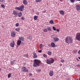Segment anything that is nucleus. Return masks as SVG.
I'll return each instance as SVG.
<instances>
[{
	"label": "nucleus",
	"mask_w": 80,
	"mask_h": 80,
	"mask_svg": "<svg viewBox=\"0 0 80 80\" xmlns=\"http://www.w3.org/2000/svg\"><path fill=\"white\" fill-rule=\"evenodd\" d=\"M65 42L68 44H69L73 42V38L70 36H67L65 38Z\"/></svg>",
	"instance_id": "1"
},
{
	"label": "nucleus",
	"mask_w": 80,
	"mask_h": 80,
	"mask_svg": "<svg viewBox=\"0 0 80 80\" xmlns=\"http://www.w3.org/2000/svg\"><path fill=\"white\" fill-rule=\"evenodd\" d=\"M34 62L33 66L34 67H37L40 63V61L38 59H34Z\"/></svg>",
	"instance_id": "2"
},
{
	"label": "nucleus",
	"mask_w": 80,
	"mask_h": 80,
	"mask_svg": "<svg viewBox=\"0 0 80 80\" xmlns=\"http://www.w3.org/2000/svg\"><path fill=\"white\" fill-rule=\"evenodd\" d=\"M46 62L48 64H51L54 63V59L53 58H50V59H48L47 60Z\"/></svg>",
	"instance_id": "3"
},
{
	"label": "nucleus",
	"mask_w": 80,
	"mask_h": 80,
	"mask_svg": "<svg viewBox=\"0 0 80 80\" xmlns=\"http://www.w3.org/2000/svg\"><path fill=\"white\" fill-rule=\"evenodd\" d=\"M76 38L78 40V41H80V32H78L76 34Z\"/></svg>",
	"instance_id": "4"
},
{
	"label": "nucleus",
	"mask_w": 80,
	"mask_h": 80,
	"mask_svg": "<svg viewBox=\"0 0 80 80\" xmlns=\"http://www.w3.org/2000/svg\"><path fill=\"white\" fill-rule=\"evenodd\" d=\"M22 72H28V70L25 67H24L22 68Z\"/></svg>",
	"instance_id": "5"
},
{
	"label": "nucleus",
	"mask_w": 80,
	"mask_h": 80,
	"mask_svg": "<svg viewBox=\"0 0 80 80\" xmlns=\"http://www.w3.org/2000/svg\"><path fill=\"white\" fill-rule=\"evenodd\" d=\"M25 7V6H24V5H22L19 8L20 9V11L21 12H22V11H23L24 10V8Z\"/></svg>",
	"instance_id": "6"
},
{
	"label": "nucleus",
	"mask_w": 80,
	"mask_h": 80,
	"mask_svg": "<svg viewBox=\"0 0 80 80\" xmlns=\"http://www.w3.org/2000/svg\"><path fill=\"white\" fill-rule=\"evenodd\" d=\"M10 46L11 47H12V48H13L15 46V42H11L10 44Z\"/></svg>",
	"instance_id": "7"
},
{
	"label": "nucleus",
	"mask_w": 80,
	"mask_h": 80,
	"mask_svg": "<svg viewBox=\"0 0 80 80\" xmlns=\"http://www.w3.org/2000/svg\"><path fill=\"white\" fill-rule=\"evenodd\" d=\"M11 35L12 37H15V35H16V34L15 33V32H12L11 33Z\"/></svg>",
	"instance_id": "8"
},
{
	"label": "nucleus",
	"mask_w": 80,
	"mask_h": 80,
	"mask_svg": "<svg viewBox=\"0 0 80 80\" xmlns=\"http://www.w3.org/2000/svg\"><path fill=\"white\" fill-rule=\"evenodd\" d=\"M77 10H80V5H77L75 7Z\"/></svg>",
	"instance_id": "9"
},
{
	"label": "nucleus",
	"mask_w": 80,
	"mask_h": 80,
	"mask_svg": "<svg viewBox=\"0 0 80 80\" xmlns=\"http://www.w3.org/2000/svg\"><path fill=\"white\" fill-rule=\"evenodd\" d=\"M33 58H37L38 57V56L37 55V53L36 52L33 53Z\"/></svg>",
	"instance_id": "10"
},
{
	"label": "nucleus",
	"mask_w": 80,
	"mask_h": 80,
	"mask_svg": "<svg viewBox=\"0 0 80 80\" xmlns=\"http://www.w3.org/2000/svg\"><path fill=\"white\" fill-rule=\"evenodd\" d=\"M12 13L13 15H18V13H17V11L15 10H13V11Z\"/></svg>",
	"instance_id": "11"
},
{
	"label": "nucleus",
	"mask_w": 80,
	"mask_h": 80,
	"mask_svg": "<svg viewBox=\"0 0 80 80\" xmlns=\"http://www.w3.org/2000/svg\"><path fill=\"white\" fill-rule=\"evenodd\" d=\"M53 39L54 41L56 42H58L59 41V38H57V37H54Z\"/></svg>",
	"instance_id": "12"
},
{
	"label": "nucleus",
	"mask_w": 80,
	"mask_h": 80,
	"mask_svg": "<svg viewBox=\"0 0 80 80\" xmlns=\"http://www.w3.org/2000/svg\"><path fill=\"white\" fill-rule=\"evenodd\" d=\"M19 40H20V41H24L25 39H24V38L23 37H19Z\"/></svg>",
	"instance_id": "13"
},
{
	"label": "nucleus",
	"mask_w": 80,
	"mask_h": 80,
	"mask_svg": "<svg viewBox=\"0 0 80 80\" xmlns=\"http://www.w3.org/2000/svg\"><path fill=\"white\" fill-rule=\"evenodd\" d=\"M49 75L51 77H52L53 75V72L52 71H50Z\"/></svg>",
	"instance_id": "14"
},
{
	"label": "nucleus",
	"mask_w": 80,
	"mask_h": 80,
	"mask_svg": "<svg viewBox=\"0 0 80 80\" xmlns=\"http://www.w3.org/2000/svg\"><path fill=\"white\" fill-rule=\"evenodd\" d=\"M21 43H22V41L19 40L17 42V45H18V46H19L20 45V44H21Z\"/></svg>",
	"instance_id": "15"
},
{
	"label": "nucleus",
	"mask_w": 80,
	"mask_h": 80,
	"mask_svg": "<svg viewBox=\"0 0 80 80\" xmlns=\"http://www.w3.org/2000/svg\"><path fill=\"white\" fill-rule=\"evenodd\" d=\"M59 13L62 15H63L65 14V12H64V11L63 10H60L59 11Z\"/></svg>",
	"instance_id": "16"
},
{
	"label": "nucleus",
	"mask_w": 80,
	"mask_h": 80,
	"mask_svg": "<svg viewBox=\"0 0 80 80\" xmlns=\"http://www.w3.org/2000/svg\"><path fill=\"white\" fill-rule=\"evenodd\" d=\"M16 61V60H14L13 61H11V65H13L15 64V62Z\"/></svg>",
	"instance_id": "17"
},
{
	"label": "nucleus",
	"mask_w": 80,
	"mask_h": 80,
	"mask_svg": "<svg viewBox=\"0 0 80 80\" xmlns=\"http://www.w3.org/2000/svg\"><path fill=\"white\" fill-rule=\"evenodd\" d=\"M51 46L53 48H54V47H55V43L53 42H52L51 43Z\"/></svg>",
	"instance_id": "18"
},
{
	"label": "nucleus",
	"mask_w": 80,
	"mask_h": 80,
	"mask_svg": "<svg viewBox=\"0 0 80 80\" xmlns=\"http://www.w3.org/2000/svg\"><path fill=\"white\" fill-rule=\"evenodd\" d=\"M23 4L25 5H27V1L26 0H23Z\"/></svg>",
	"instance_id": "19"
},
{
	"label": "nucleus",
	"mask_w": 80,
	"mask_h": 80,
	"mask_svg": "<svg viewBox=\"0 0 80 80\" xmlns=\"http://www.w3.org/2000/svg\"><path fill=\"white\" fill-rule=\"evenodd\" d=\"M15 30L16 31H17V32H20V28H17L15 29Z\"/></svg>",
	"instance_id": "20"
},
{
	"label": "nucleus",
	"mask_w": 80,
	"mask_h": 80,
	"mask_svg": "<svg viewBox=\"0 0 80 80\" xmlns=\"http://www.w3.org/2000/svg\"><path fill=\"white\" fill-rule=\"evenodd\" d=\"M22 12H20L18 14V16L19 17H22Z\"/></svg>",
	"instance_id": "21"
},
{
	"label": "nucleus",
	"mask_w": 80,
	"mask_h": 80,
	"mask_svg": "<svg viewBox=\"0 0 80 80\" xmlns=\"http://www.w3.org/2000/svg\"><path fill=\"white\" fill-rule=\"evenodd\" d=\"M43 45L42 44H41L39 45V48L40 49H42L43 48Z\"/></svg>",
	"instance_id": "22"
},
{
	"label": "nucleus",
	"mask_w": 80,
	"mask_h": 80,
	"mask_svg": "<svg viewBox=\"0 0 80 80\" xmlns=\"http://www.w3.org/2000/svg\"><path fill=\"white\" fill-rule=\"evenodd\" d=\"M38 19V16H34V19L35 20H36Z\"/></svg>",
	"instance_id": "23"
},
{
	"label": "nucleus",
	"mask_w": 80,
	"mask_h": 80,
	"mask_svg": "<svg viewBox=\"0 0 80 80\" xmlns=\"http://www.w3.org/2000/svg\"><path fill=\"white\" fill-rule=\"evenodd\" d=\"M49 23L50 24H53V20H51L49 21Z\"/></svg>",
	"instance_id": "24"
},
{
	"label": "nucleus",
	"mask_w": 80,
	"mask_h": 80,
	"mask_svg": "<svg viewBox=\"0 0 80 80\" xmlns=\"http://www.w3.org/2000/svg\"><path fill=\"white\" fill-rule=\"evenodd\" d=\"M15 9L16 10H19V11H20V7H16L15 8Z\"/></svg>",
	"instance_id": "25"
},
{
	"label": "nucleus",
	"mask_w": 80,
	"mask_h": 80,
	"mask_svg": "<svg viewBox=\"0 0 80 80\" xmlns=\"http://www.w3.org/2000/svg\"><path fill=\"white\" fill-rule=\"evenodd\" d=\"M43 32H48V29H44L43 30Z\"/></svg>",
	"instance_id": "26"
},
{
	"label": "nucleus",
	"mask_w": 80,
	"mask_h": 80,
	"mask_svg": "<svg viewBox=\"0 0 80 80\" xmlns=\"http://www.w3.org/2000/svg\"><path fill=\"white\" fill-rule=\"evenodd\" d=\"M11 75H12V74H11V73H9L8 75V78H10V77H11Z\"/></svg>",
	"instance_id": "27"
},
{
	"label": "nucleus",
	"mask_w": 80,
	"mask_h": 80,
	"mask_svg": "<svg viewBox=\"0 0 80 80\" xmlns=\"http://www.w3.org/2000/svg\"><path fill=\"white\" fill-rule=\"evenodd\" d=\"M42 0H35V2L36 3H38L40 2H41Z\"/></svg>",
	"instance_id": "28"
},
{
	"label": "nucleus",
	"mask_w": 80,
	"mask_h": 80,
	"mask_svg": "<svg viewBox=\"0 0 80 80\" xmlns=\"http://www.w3.org/2000/svg\"><path fill=\"white\" fill-rule=\"evenodd\" d=\"M48 31H50L51 30H52V28L50 27L48 28Z\"/></svg>",
	"instance_id": "29"
},
{
	"label": "nucleus",
	"mask_w": 80,
	"mask_h": 80,
	"mask_svg": "<svg viewBox=\"0 0 80 80\" xmlns=\"http://www.w3.org/2000/svg\"><path fill=\"white\" fill-rule=\"evenodd\" d=\"M48 54L49 55H51L52 54V52L51 51H48Z\"/></svg>",
	"instance_id": "30"
},
{
	"label": "nucleus",
	"mask_w": 80,
	"mask_h": 80,
	"mask_svg": "<svg viewBox=\"0 0 80 80\" xmlns=\"http://www.w3.org/2000/svg\"><path fill=\"white\" fill-rule=\"evenodd\" d=\"M23 57H27V58H28V54H25L23 55Z\"/></svg>",
	"instance_id": "31"
},
{
	"label": "nucleus",
	"mask_w": 80,
	"mask_h": 80,
	"mask_svg": "<svg viewBox=\"0 0 80 80\" xmlns=\"http://www.w3.org/2000/svg\"><path fill=\"white\" fill-rule=\"evenodd\" d=\"M52 29H53V30L54 31H56V28L55 27L53 26L52 27Z\"/></svg>",
	"instance_id": "32"
},
{
	"label": "nucleus",
	"mask_w": 80,
	"mask_h": 80,
	"mask_svg": "<svg viewBox=\"0 0 80 80\" xmlns=\"http://www.w3.org/2000/svg\"><path fill=\"white\" fill-rule=\"evenodd\" d=\"M21 19L22 20H25V18L23 17H22L21 18Z\"/></svg>",
	"instance_id": "33"
},
{
	"label": "nucleus",
	"mask_w": 80,
	"mask_h": 80,
	"mask_svg": "<svg viewBox=\"0 0 80 80\" xmlns=\"http://www.w3.org/2000/svg\"><path fill=\"white\" fill-rule=\"evenodd\" d=\"M71 3H73L75 2V0H70Z\"/></svg>",
	"instance_id": "34"
},
{
	"label": "nucleus",
	"mask_w": 80,
	"mask_h": 80,
	"mask_svg": "<svg viewBox=\"0 0 80 80\" xmlns=\"http://www.w3.org/2000/svg\"><path fill=\"white\" fill-rule=\"evenodd\" d=\"M16 25V27H18V26H19V23H17L16 24H15Z\"/></svg>",
	"instance_id": "35"
},
{
	"label": "nucleus",
	"mask_w": 80,
	"mask_h": 80,
	"mask_svg": "<svg viewBox=\"0 0 80 80\" xmlns=\"http://www.w3.org/2000/svg\"><path fill=\"white\" fill-rule=\"evenodd\" d=\"M46 12H47V10L44 9V10L42 12V13H46Z\"/></svg>",
	"instance_id": "36"
},
{
	"label": "nucleus",
	"mask_w": 80,
	"mask_h": 80,
	"mask_svg": "<svg viewBox=\"0 0 80 80\" xmlns=\"http://www.w3.org/2000/svg\"><path fill=\"white\" fill-rule=\"evenodd\" d=\"M61 62H62V63H63V62H65V60L64 59H62L61 60Z\"/></svg>",
	"instance_id": "37"
},
{
	"label": "nucleus",
	"mask_w": 80,
	"mask_h": 80,
	"mask_svg": "<svg viewBox=\"0 0 80 80\" xmlns=\"http://www.w3.org/2000/svg\"><path fill=\"white\" fill-rule=\"evenodd\" d=\"M1 6L2 8H5V6L3 5H1Z\"/></svg>",
	"instance_id": "38"
},
{
	"label": "nucleus",
	"mask_w": 80,
	"mask_h": 80,
	"mask_svg": "<svg viewBox=\"0 0 80 80\" xmlns=\"http://www.w3.org/2000/svg\"><path fill=\"white\" fill-rule=\"evenodd\" d=\"M43 57H45V58H46L47 57V55L45 54H44L43 55Z\"/></svg>",
	"instance_id": "39"
},
{
	"label": "nucleus",
	"mask_w": 80,
	"mask_h": 80,
	"mask_svg": "<svg viewBox=\"0 0 80 80\" xmlns=\"http://www.w3.org/2000/svg\"><path fill=\"white\" fill-rule=\"evenodd\" d=\"M56 31H57V32H59V31H60V29H57L56 30Z\"/></svg>",
	"instance_id": "40"
},
{
	"label": "nucleus",
	"mask_w": 80,
	"mask_h": 80,
	"mask_svg": "<svg viewBox=\"0 0 80 80\" xmlns=\"http://www.w3.org/2000/svg\"><path fill=\"white\" fill-rule=\"evenodd\" d=\"M77 67H80V65H79V64H77V65H76Z\"/></svg>",
	"instance_id": "41"
},
{
	"label": "nucleus",
	"mask_w": 80,
	"mask_h": 80,
	"mask_svg": "<svg viewBox=\"0 0 80 80\" xmlns=\"http://www.w3.org/2000/svg\"><path fill=\"white\" fill-rule=\"evenodd\" d=\"M36 15H39V12H37L36 13Z\"/></svg>",
	"instance_id": "42"
},
{
	"label": "nucleus",
	"mask_w": 80,
	"mask_h": 80,
	"mask_svg": "<svg viewBox=\"0 0 80 80\" xmlns=\"http://www.w3.org/2000/svg\"><path fill=\"white\" fill-rule=\"evenodd\" d=\"M38 52H39V53H41V52H42V50H39L38 51Z\"/></svg>",
	"instance_id": "43"
},
{
	"label": "nucleus",
	"mask_w": 80,
	"mask_h": 80,
	"mask_svg": "<svg viewBox=\"0 0 80 80\" xmlns=\"http://www.w3.org/2000/svg\"><path fill=\"white\" fill-rule=\"evenodd\" d=\"M78 54H80V50L78 51Z\"/></svg>",
	"instance_id": "44"
},
{
	"label": "nucleus",
	"mask_w": 80,
	"mask_h": 80,
	"mask_svg": "<svg viewBox=\"0 0 80 80\" xmlns=\"http://www.w3.org/2000/svg\"><path fill=\"white\" fill-rule=\"evenodd\" d=\"M2 3H4V2H5V1L4 0H2Z\"/></svg>",
	"instance_id": "45"
},
{
	"label": "nucleus",
	"mask_w": 80,
	"mask_h": 80,
	"mask_svg": "<svg viewBox=\"0 0 80 80\" xmlns=\"http://www.w3.org/2000/svg\"><path fill=\"white\" fill-rule=\"evenodd\" d=\"M29 75H30V76H32V74L31 73H29Z\"/></svg>",
	"instance_id": "46"
},
{
	"label": "nucleus",
	"mask_w": 80,
	"mask_h": 80,
	"mask_svg": "<svg viewBox=\"0 0 80 80\" xmlns=\"http://www.w3.org/2000/svg\"><path fill=\"white\" fill-rule=\"evenodd\" d=\"M60 1L61 2H63V0H60Z\"/></svg>",
	"instance_id": "47"
},
{
	"label": "nucleus",
	"mask_w": 80,
	"mask_h": 80,
	"mask_svg": "<svg viewBox=\"0 0 80 80\" xmlns=\"http://www.w3.org/2000/svg\"><path fill=\"white\" fill-rule=\"evenodd\" d=\"M48 47H50V44L48 45Z\"/></svg>",
	"instance_id": "48"
},
{
	"label": "nucleus",
	"mask_w": 80,
	"mask_h": 80,
	"mask_svg": "<svg viewBox=\"0 0 80 80\" xmlns=\"http://www.w3.org/2000/svg\"><path fill=\"white\" fill-rule=\"evenodd\" d=\"M78 59H80V57H78Z\"/></svg>",
	"instance_id": "49"
},
{
	"label": "nucleus",
	"mask_w": 80,
	"mask_h": 80,
	"mask_svg": "<svg viewBox=\"0 0 80 80\" xmlns=\"http://www.w3.org/2000/svg\"><path fill=\"white\" fill-rule=\"evenodd\" d=\"M32 80H34V79H32Z\"/></svg>",
	"instance_id": "50"
},
{
	"label": "nucleus",
	"mask_w": 80,
	"mask_h": 80,
	"mask_svg": "<svg viewBox=\"0 0 80 80\" xmlns=\"http://www.w3.org/2000/svg\"><path fill=\"white\" fill-rule=\"evenodd\" d=\"M1 71V68H0V71Z\"/></svg>",
	"instance_id": "51"
},
{
	"label": "nucleus",
	"mask_w": 80,
	"mask_h": 80,
	"mask_svg": "<svg viewBox=\"0 0 80 80\" xmlns=\"http://www.w3.org/2000/svg\"><path fill=\"white\" fill-rule=\"evenodd\" d=\"M78 1H80V0H78Z\"/></svg>",
	"instance_id": "52"
},
{
	"label": "nucleus",
	"mask_w": 80,
	"mask_h": 80,
	"mask_svg": "<svg viewBox=\"0 0 80 80\" xmlns=\"http://www.w3.org/2000/svg\"><path fill=\"white\" fill-rule=\"evenodd\" d=\"M1 2V0H0V3Z\"/></svg>",
	"instance_id": "53"
},
{
	"label": "nucleus",
	"mask_w": 80,
	"mask_h": 80,
	"mask_svg": "<svg viewBox=\"0 0 80 80\" xmlns=\"http://www.w3.org/2000/svg\"><path fill=\"white\" fill-rule=\"evenodd\" d=\"M76 0V1H78V0Z\"/></svg>",
	"instance_id": "54"
},
{
	"label": "nucleus",
	"mask_w": 80,
	"mask_h": 80,
	"mask_svg": "<svg viewBox=\"0 0 80 80\" xmlns=\"http://www.w3.org/2000/svg\"><path fill=\"white\" fill-rule=\"evenodd\" d=\"M1 42V41H0V42Z\"/></svg>",
	"instance_id": "55"
},
{
	"label": "nucleus",
	"mask_w": 80,
	"mask_h": 80,
	"mask_svg": "<svg viewBox=\"0 0 80 80\" xmlns=\"http://www.w3.org/2000/svg\"><path fill=\"white\" fill-rule=\"evenodd\" d=\"M61 65H62V64H61Z\"/></svg>",
	"instance_id": "56"
}]
</instances>
